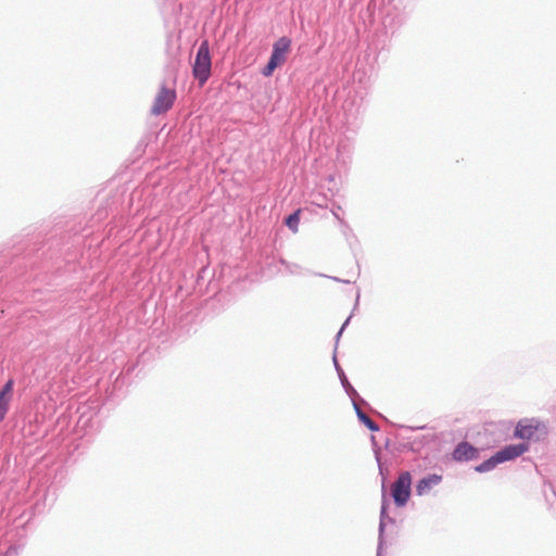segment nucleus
Here are the masks:
<instances>
[{
	"label": "nucleus",
	"mask_w": 556,
	"mask_h": 556,
	"mask_svg": "<svg viewBox=\"0 0 556 556\" xmlns=\"http://www.w3.org/2000/svg\"><path fill=\"white\" fill-rule=\"evenodd\" d=\"M212 60L210 53V46L207 40L201 42L195 60L192 66V74L199 81L200 86H203L211 76Z\"/></svg>",
	"instance_id": "nucleus-1"
},
{
	"label": "nucleus",
	"mask_w": 556,
	"mask_h": 556,
	"mask_svg": "<svg viewBox=\"0 0 556 556\" xmlns=\"http://www.w3.org/2000/svg\"><path fill=\"white\" fill-rule=\"evenodd\" d=\"M291 40L287 37L279 38L273 46V52L267 65L262 70L265 77L273 75L274 71L285 64L290 51Z\"/></svg>",
	"instance_id": "nucleus-2"
},
{
	"label": "nucleus",
	"mask_w": 556,
	"mask_h": 556,
	"mask_svg": "<svg viewBox=\"0 0 556 556\" xmlns=\"http://www.w3.org/2000/svg\"><path fill=\"white\" fill-rule=\"evenodd\" d=\"M175 100L176 90L163 85L154 98L153 104L151 106V114L161 115L166 113L173 108Z\"/></svg>",
	"instance_id": "nucleus-3"
},
{
	"label": "nucleus",
	"mask_w": 556,
	"mask_h": 556,
	"mask_svg": "<svg viewBox=\"0 0 556 556\" xmlns=\"http://www.w3.org/2000/svg\"><path fill=\"white\" fill-rule=\"evenodd\" d=\"M412 476L408 471L402 472L392 484V496L397 506H404L410 496Z\"/></svg>",
	"instance_id": "nucleus-4"
},
{
	"label": "nucleus",
	"mask_w": 556,
	"mask_h": 556,
	"mask_svg": "<svg viewBox=\"0 0 556 556\" xmlns=\"http://www.w3.org/2000/svg\"><path fill=\"white\" fill-rule=\"evenodd\" d=\"M545 432L544 425L534 419L520 420L515 429V437L525 440H531Z\"/></svg>",
	"instance_id": "nucleus-5"
},
{
	"label": "nucleus",
	"mask_w": 556,
	"mask_h": 556,
	"mask_svg": "<svg viewBox=\"0 0 556 556\" xmlns=\"http://www.w3.org/2000/svg\"><path fill=\"white\" fill-rule=\"evenodd\" d=\"M526 451H528V445L525 443L513 444L505 446L501 451L496 453L497 459L500 463H504L507 460L515 459L516 457L522 455Z\"/></svg>",
	"instance_id": "nucleus-6"
},
{
	"label": "nucleus",
	"mask_w": 556,
	"mask_h": 556,
	"mask_svg": "<svg viewBox=\"0 0 556 556\" xmlns=\"http://www.w3.org/2000/svg\"><path fill=\"white\" fill-rule=\"evenodd\" d=\"M477 456L478 450L470 445L468 442L459 443L453 452V458L457 462L473 459Z\"/></svg>",
	"instance_id": "nucleus-7"
},
{
	"label": "nucleus",
	"mask_w": 556,
	"mask_h": 556,
	"mask_svg": "<svg viewBox=\"0 0 556 556\" xmlns=\"http://www.w3.org/2000/svg\"><path fill=\"white\" fill-rule=\"evenodd\" d=\"M442 481L441 475H429L425 478H422L416 485V492L418 495H426L429 494L430 491L439 485Z\"/></svg>",
	"instance_id": "nucleus-8"
},
{
	"label": "nucleus",
	"mask_w": 556,
	"mask_h": 556,
	"mask_svg": "<svg viewBox=\"0 0 556 556\" xmlns=\"http://www.w3.org/2000/svg\"><path fill=\"white\" fill-rule=\"evenodd\" d=\"M497 464H501V463L497 459V456L495 454L491 458H489L488 460H485L482 464H480L479 466H477L476 470L479 471V472L489 471V470L493 469Z\"/></svg>",
	"instance_id": "nucleus-9"
},
{
	"label": "nucleus",
	"mask_w": 556,
	"mask_h": 556,
	"mask_svg": "<svg viewBox=\"0 0 556 556\" xmlns=\"http://www.w3.org/2000/svg\"><path fill=\"white\" fill-rule=\"evenodd\" d=\"M300 214L301 210L295 211L293 214L289 215L286 219V225L293 231L298 232L299 223H300Z\"/></svg>",
	"instance_id": "nucleus-10"
},
{
	"label": "nucleus",
	"mask_w": 556,
	"mask_h": 556,
	"mask_svg": "<svg viewBox=\"0 0 556 556\" xmlns=\"http://www.w3.org/2000/svg\"><path fill=\"white\" fill-rule=\"evenodd\" d=\"M13 386H14V381L12 379L8 380L7 383L3 386L2 390L0 391V396H2V399L11 401L12 393H13Z\"/></svg>",
	"instance_id": "nucleus-11"
},
{
	"label": "nucleus",
	"mask_w": 556,
	"mask_h": 556,
	"mask_svg": "<svg viewBox=\"0 0 556 556\" xmlns=\"http://www.w3.org/2000/svg\"><path fill=\"white\" fill-rule=\"evenodd\" d=\"M358 417L359 419L363 421V424L368 428L370 429L371 431H378L379 428L378 426L376 425V422L369 418L366 414L362 413V412H358Z\"/></svg>",
	"instance_id": "nucleus-12"
},
{
	"label": "nucleus",
	"mask_w": 556,
	"mask_h": 556,
	"mask_svg": "<svg viewBox=\"0 0 556 556\" xmlns=\"http://www.w3.org/2000/svg\"><path fill=\"white\" fill-rule=\"evenodd\" d=\"M10 402L11 401L2 399V396H0V422L4 419L9 410Z\"/></svg>",
	"instance_id": "nucleus-13"
}]
</instances>
